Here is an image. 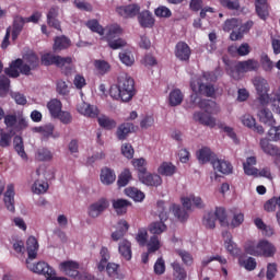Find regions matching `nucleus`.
Masks as SVG:
<instances>
[{"label":"nucleus","instance_id":"37","mask_svg":"<svg viewBox=\"0 0 280 280\" xmlns=\"http://www.w3.org/2000/svg\"><path fill=\"white\" fill-rule=\"evenodd\" d=\"M128 229H130L128 221L120 220L118 222V230L112 233V240L114 242H119V240H121V237H124L126 233H128Z\"/></svg>","mask_w":280,"mask_h":280},{"label":"nucleus","instance_id":"55","mask_svg":"<svg viewBox=\"0 0 280 280\" xmlns=\"http://www.w3.org/2000/svg\"><path fill=\"white\" fill-rule=\"evenodd\" d=\"M13 145L15 152H18L19 156L22 159L27 158V153H25V145L23 144V137L21 136H15L13 139Z\"/></svg>","mask_w":280,"mask_h":280},{"label":"nucleus","instance_id":"23","mask_svg":"<svg viewBox=\"0 0 280 280\" xmlns=\"http://www.w3.org/2000/svg\"><path fill=\"white\" fill-rule=\"evenodd\" d=\"M241 121L243 126H246V128H249L254 132H257L258 135H264L265 130L264 127L260 125H257V120L255 117H253L250 114H245L242 116Z\"/></svg>","mask_w":280,"mask_h":280},{"label":"nucleus","instance_id":"26","mask_svg":"<svg viewBox=\"0 0 280 280\" xmlns=\"http://www.w3.org/2000/svg\"><path fill=\"white\" fill-rule=\"evenodd\" d=\"M259 145L265 154H268L269 156L280 158V148L270 143V140H268L267 138L260 139Z\"/></svg>","mask_w":280,"mask_h":280},{"label":"nucleus","instance_id":"25","mask_svg":"<svg viewBox=\"0 0 280 280\" xmlns=\"http://www.w3.org/2000/svg\"><path fill=\"white\" fill-rule=\"evenodd\" d=\"M112 207L118 215H126L128 213V207H132V202L128 199H113Z\"/></svg>","mask_w":280,"mask_h":280},{"label":"nucleus","instance_id":"8","mask_svg":"<svg viewBox=\"0 0 280 280\" xmlns=\"http://www.w3.org/2000/svg\"><path fill=\"white\" fill-rule=\"evenodd\" d=\"M219 220L221 226H229L226 221V210L224 208H217L215 211L207 212L203 217V226L206 229H215V221Z\"/></svg>","mask_w":280,"mask_h":280},{"label":"nucleus","instance_id":"49","mask_svg":"<svg viewBox=\"0 0 280 280\" xmlns=\"http://www.w3.org/2000/svg\"><path fill=\"white\" fill-rule=\"evenodd\" d=\"M98 126L104 130H113L117 128V121L108 116H101L97 118Z\"/></svg>","mask_w":280,"mask_h":280},{"label":"nucleus","instance_id":"11","mask_svg":"<svg viewBox=\"0 0 280 280\" xmlns=\"http://www.w3.org/2000/svg\"><path fill=\"white\" fill-rule=\"evenodd\" d=\"M259 69V61L255 59H248L245 61H240L235 68H231L230 75L237 80L240 73H248L249 71H257Z\"/></svg>","mask_w":280,"mask_h":280},{"label":"nucleus","instance_id":"13","mask_svg":"<svg viewBox=\"0 0 280 280\" xmlns=\"http://www.w3.org/2000/svg\"><path fill=\"white\" fill-rule=\"evenodd\" d=\"M108 207H110V202L108 199L103 197L89 206L88 215L93 219L100 218V215H102V213H104Z\"/></svg>","mask_w":280,"mask_h":280},{"label":"nucleus","instance_id":"59","mask_svg":"<svg viewBox=\"0 0 280 280\" xmlns=\"http://www.w3.org/2000/svg\"><path fill=\"white\" fill-rule=\"evenodd\" d=\"M158 215L162 222H167L170 218V212H167V208H165V201L159 200L156 202Z\"/></svg>","mask_w":280,"mask_h":280},{"label":"nucleus","instance_id":"9","mask_svg":"<svg viewBox=\"0 0 280 280\" xmlns=\"http://www.w3.org/2000/svg\"><path fill=\"white\" fill-rule=\"evenodd\" d=\"M60 270L67 275V277H72V279L78 280H92L93 277L89 272L80 273V264L67 260L60 264Z\"/></svg>","mask_w":280,"mask_h":280},{"label":"nucleus","instance_id":"34","mask_svg":"<svg viewBox=\"0 0 280 280\" xmlns=\"http://www.w3.org/2000/svg\"><path fill=\"white\" fill-rule=\"evenodd\" d=\"M26 250L28 259H36L38 257V241L34 236H30L26 241Z\"/></svg>","mask_w":280,"mask_h":280},{"label":"nucleus","instance_id":"12","mask_svg":"<svg viewBox=\"0 0 280 280\" xmlns=\"http://www.w3.org/2000/svg\"><path fill=\"white\" fill-rule=\"evenodd\" d=\"M254 86L259 95L258 104H268V100H270V96H268V81L261 77H256Z\"/></svg>","mask_w":280,"mask_h":280},{"label":"nucleus","instance_id":"53","mask_svg":"<svg viewBox=\"0 0 280 280\" xmlns=\"http://www.w3.org/2000/svg\"><path fill=\"white\" fill-rule=\"evenodd\" d=\"M24 61L30 67L31 71L34 70V69H38V67L40 65V59L34 52H27L24 56Z\"/></svg>","mask_w":280,"mask_h":280},{"label":"nucleus","instance_id":"1","mask_svg":"<svg viewBox=\"0 0 280 280\" xmlns=\"http://www.w3.org/2000/svg\"><path fill=\"white\" fill-rule=\"evenodd\" d=\"M109 95L113 100H121V102H130L137 95L135 89V79L128 73H120L117 78V83L109 89Z\"/></svg>","mask_w":280,"mask_h":280},{"label":"nucleus","instance_id":"52","mask_svg":"<svg viewBox=\"0 0 280 280\" xmlns=\"http://www.w3.org/2000/svg\"><path fill=\"white\" fill-rule=\"evenodd\" d=\"M183 92L179 89L171 91L168 102L171 106H180L183 104Z\"/></svg>","mask_w":280,"mask_h":280},{"label":"nucleus","instance_id":"15","mask_svg":"<svg viewBox=\"0 0 280 280\" xmlns=\"http://www.w3.org/2000/svg\"><path fill=\"white\" fill-rule=\"evenodd\" d=\"M138 178L147 187H161L163 185V178L159 174L148 173V171L144 174H138Z\"/></svg>","mask_w":280,"mask_h":280},{"label":"nucleus","instance_id":"50","mask_svg":"<svg viewBox=\"0 0 280 280\" xmlns=\"http://www.w3.org/2000/svg\"><path fill=\"white\" fill-rule=\"evenodd\" d=\"M167 231V225H165V221H155L149 225V232L152 235H161V233H165Z\"/></svg>","mask_w":280,"mask_h":280},{"label":"nucleus","instance_id":"2","mask_svg":"<svg viewBox=\"0 0 280 280\" xmlns=\"http://www.w3.org/2000/svg\"><path fill=\"white\" fill-rule=\"evenodd\" d=\"M197 104L205 113L196 112L194 114L195 121H199V124L209 128H215V118L211 115L215 113L217 103L212 100H200Z\"/></svg>","mask_w":280,"mask_h":280},{"label":"nucleus","instance_id":"28","mask_svg":"<svg viewBox=\"0 0 280 280\" xmlns=\"http://www.w3.org/2000/svg\"><path fill=\"white\" fill-rule=\"evenodd\" d=\"M222 237L226 238L224 242V246L228 253H230V255H232L233 257L240 255V249L237 248V244L233 242V236L231 235V233L229 231H225L222 233Z\"/></svg>","mask_w":280,"mask_h":280},{"label":"nucleus","instance_id":"6","mask_svg":"<svg viewBox=\"0 0 280 280\" xmlns=\"http://www.w3.org/2000/svg\"><path fill=\"white\" fill-rule=\"evenodd\" d=\"M26 267L31 272H35V275H43L46 280H69L65 277H56V270L49 266V264L45 261H38L36 264L30 262V259H26Z\"/></svg>","mask_w":280,"mask_h":280},{"label":"nucleus","instance_id":"3","mask_svg":"<svg viewBox=\"0 0 280 280\" xmlns=\"http://www.w3.org/2000/svg\"><path fill=\"white\" fill-rule=\"evenodd\" d=\"M183 208L180 206L173 205L172 211L180 222H185L189 218V213L187 211H191V203L197 209H205V202H202V198L196 197L195 195H190L189 197L182 198Z\"/></svg>","mask_w":280,"mask_h":280},{"label":"nucleus","instance_id":"17","mask_svg":"<svg viewBox=\"0 0 280 280\" xmlns=\"http://www.w3.org/2000/svg\"><path fill=\"white\" fill-rule=\"evenodd\" d=\"M14 196H16V192L14 191V184H9L4 192L3 202H4L5 209L11 213H14V211H16L14 207L15 205Z\"/></svg>","mask_w":280,"mask_h":280},{"label":"nucleus","instance_id":"45","mask_svg":"<svg viewBox=\"0 0 280 280\" xmlns=\"http://www.w3.org/2000/svg\"><path fill=\"white\" fill-rule=\"evenodd\" d=\"M213 156H215V154L211 152V149L207 147L200 149L197 153V158H198V161H200V163H209L210 161L211 163H213V161L217 160Z\"/></svg>","mask_w":280,"mask_h":280},{"label":"nucleus","instance_id":"7","mask_svg":"<svg viewBox=\"0 0 280 280\" xmlns=\"http://www.w3.org/2000/svg\"><path fill=\"white\" fill-rule=\"evenodd\" d=\"M71 62H73L71 57H60L51 54H45L42 56V65L45 67H51V65H55L56 67H59V69L66 67V75L71 73Z\"/></svg>","mask_w":280,"mask_h":280},{"label":"nucleus","instance_id":"20","mask_svg":"<svg viewBox=\"0 0 280 280\" xmlns=\"http://www.w3.org/2000/svg\"><path fill=\"white\" fill-rule=\"evenodd\" d=\"M36 176L38 177L34 184H33V192L34 194H46L47 189H49V184L47 182H45V175H43V170L39 167L36 170ZM42 176V178H40Z\"/></svg>","mask_w":280,"mask_h":280},{"label":"nucleus","instance_id":"24","mask_svg":"<svg viewBox=\"0 0 280 280\" xmlns=\"http://www.w3.org/2000/svg\"><path fill=\"white\" fill-rule=\"evenodd\" d=\"M77 110L80 113V115H84V117H91L92 119H95V117L100 115V110L86 102L80 103L77 106Z\"/></svg>","mask_w":280,"mask_h":280},{"label":"nucleus","instance_id":"35","mask_svg":"<svg viewBox=\"0 0 280 280\" xmlns=\"http://www.w3.org/2000/svg\"><path fill=\"white\" fill-rule=\"evenodd\" d=\"M25 18L23 16H15L13 21V30L11 33L12 40H16L19 36H21V33L23 32V27H25Z\"/></svg>","mask_w":280,"mask_h":280},{"label":"nucleus","instance_id":"61","mask_svg":"<svg viewBox=\"0 0 280 280\" xmlns=\"http://www.w3.org/2000/svg\"><path fill=\"white\" fill-rule=\"evenodd\" d=\"M35 132H39L45 137V139H49V137L54 136V125H45L40 127H35Z\"/></svg>","mask_w":280,"mask_h":280},{"label":"nucleus","instance_id":"42","mask_svg":"<svg viewBox=\"0 0 280 280\" xmlns=\"http://www.w3.org/2000/svg\"><path fill=\"white\" fill-rule=\"evenodd\" d=\"M101 260L97 264L98 272H104L106 270V265L110 261V252L108 247H102L100 250Z\"/></svg>","mask_w":280,"mask_h":280},{"label":"nucleus","instance_id":"29","mask_svg":"<svg viewBox=\"0 0 280 280\" xmlns=\"http://www.w3.org/2000/svg\"><path fill=\"white\" fill-rule=\"evenodd\" d=\"M212 167L217 172H220L221 174H232L233 173V165L229 161L224 160H212Z\"/></svg>","mask_w":280,"mask_h":280},{"label":"nucleus","instance_id":"14","mask_svg":"<svg viewBox=\"0 0 280 280\" xmlns=\"http://www.w3.org/2000/svg\"><path fill=\"white\" fill-rule=\"evenodd\" d=\"M266 104L268 103H259L257 117L261 124H267V126H275V116L272 115V112L266 107Z\"/></svg>","mask_w":280,"mask_h":280},{"label":"nucleus","instance_id":"48","mask_svg":"<svg viewBox=\"0 0 280 280\" xmlns=\"http://www.w3.org/2000/svg\"><path fill=\"white\" fill-rule=\"evenodd\" d=\"M125 194L126 196L135 200V202H143V200L145 199V194L135 187L126 188Z\"/></svg>","mask_w":280,"mask_h":280},{"label":"nucleus","instance_id":"10","mask_svg":"<svg viewBox=\"0 0 280 280\" xmlns=\"http://www.w3.org/2000/svg\"><path fill=\"white\" fill-rule=\"evenodd\" d=\"M5 75L9 78H19V75H31L32 68L27 66V63L23 62V59H15L13 60L9 68L4 69Z\"/></svg>","mask_w":280,"mask_h":280},{"label":"nucleus","instance_id":"58","mask_svg":"<svg viewBox=\"0 0 280 280\" xmlns=\"http://www.w3.org/2000/svg\"><path fill=\"white\" fill-rule=\"evenodd\" d=\"M255 8H256V14H258L259 19H261L262 21H266L270 14L268 12V2L255 3Z\"/></svg>","mask_w":280,"mask_h":280},{"label":"nucleus","instance_id":"39","mask_svg":"<svg viewBox=\"0 0 280 280\" xmlns=\"http://www.w3.org/2000/svg\"><path fill=\"white\" fill-rule=\"evenodd\" d=\"M173 268V280H186L187 279V270L180 265L178 261H173L171 264Z\"/></svg>","mask_w":280,"mask_h":280},{"label":"nucleus","instance_id":"31","mask_svg":"<svg viewBox=\"0 0 280 280\" xmlns=\"http://www.w3.org/2000/svg\"><path fill=\"white\" fill-rule=\"evenodd\" d=\"M118 253L126 261H130V259H132V243L128 240L120 241Z\"/></svg>","mask_w":280,"mask_h":280},{"label":"nucleus","instance_id":"4","mask_svg":"<svg viewBox=\"0 0 280 280\" xmlns=\"http://www.w3.org/2000/svg\"><path fill=\"white\" fill-rule=\"evenodd\" d=\"M1 119H4V126L14 132H23V130H27L30 127V124L27 122V118L23 114H7L0 107V121Z\"/></svg>","mask_w":280,"mask_h":280},{"label":"nucleus","instance_id":"27","mask_svg":"<svg viewBox=\"0 0 280 280\" xmlns=\"http://www.w3.org/2000/svg\"><path fill=\"white\" fill-rule=\"evenodd\" d=\"M133 130L135 125L132 122H122L119 125L116 130L118 141H126V139H128V135H130Z\"/></svg>","mask_w":280,"mask_h":280},{"label":"nucleus","instance_id":"63","mask_svg":"<svg viewBox=\"0 0 280 280\" xmlns=\"http://www.w3.org/2000/svg\"><path fill=\"white\" fill-rule=\"evenodd\" d=\"M147 246H148V253H156V250L161 248V242L159 241V236L156 235L151 236Z\"/></svg>","mask_w":280,"mask_h":280},{"label":"nucleus","instance_id":"62","mask_svg":"<svg viewBox=\"0 0 280 280\" xmlns=\"http://www.w3.org/2000/svg\"><path fill=\"white\" fill-rule=\"evenodd\" d=\"M154 14L158 19H170L172 16V10L165 5H160L154 10Z\"/></svg>","mask_w":280,"mask_h":280},{"label":"nucleus","instance_id":"30","mask_svg":"<svg viewBox=\"0 0 280 280\" xmlns=\"http://www.w3.org/2000/svg\"><path fill=\"white\" fill-rule=\"evenodd\" d=\"M58 7H51L47 13V23L49 27H54L55 30L61 32L62 28L60 26V21L58 20Z\"/></svg>","mask_w":280,"mask_h":280},{"label":"nucleus","instance_id":"41","mask_svg":"<svg viewBox=\"0 0 280 280\" xmlns=\"http://www.w3.org/2000/svg\"><path fill=\"white\" fill-rule=\"evenodd\" d=\"M47 108L50 113V116L56 119L62 112V102L58 98H52L47 103Z\"/></svg>","mask_w":280,"mask_h":280},{"label":"nucleus","instance_id":"38","mask_svg":"<svg viewBox=\"0 0 280 280\" xmlns=\"http://www.w3.org/2000/svg\"><path fill=\"white\" fill-rule=\"evenodd\" d=\"M253 165H257L256 156H249L246 159V162L243 163V170L247 176H257L259 170L253 167Z\"/></svg>","mask_w":280,"mask_h":280},{"label":"nucleus","instance_id":"57","mask_svg":"<svg viewBox=\"0 0 280 280\" xmlns=\"http://www.w3.org/2000/svg\"><path fill=\"white\" fill-rule=\"evenodd\" d=\"M119 60L122 65H126V67H132L135 65V55H132L130 50H124L119 52Z\"/></svg>","mask_w":280,"mask_h":280},{"label":"nucleus","instance_id":"40","mask_svg":"<svg viewBox=\"0 0 280 280\" xmlns=\"http://www.w3.org/2000/svg\"><path fill=\"white\" fill-rule=\"evenodd\" d=\"M16 132L21 131H12V129H10L9 132H5L3 128H0V148H10V145H12V137H14Z\"/></svg>","mask_w":280,"mask_h":280},{"label":"nucleus","instance_id":"36","mask_svg":"<svg viewBox=\"0 0 280 280\" xmlns=\"http://www.w3.org/2000/svg\"><path fill=\"white\" fill-rule=\"evenodd\" d=\"M93 66L97 75H106L107 73H110V63L104 59H95Z\"/></svg>","mask_w":280,"mask_h":280},{"label":"nucleus","instance_id":"33","mask_svg":"<svg viewBox=\"0 0 280 280\" xmlns=\"http://www.w3.org/2000/svg\"><path fill=\"white\" fill-rule=\"evenodd\" d=\"M203 88L205 83L200 82V80H192L190 82V89L194 92L190 96L192 104H196V102L198 104V102H200V93H202Z\"/></svg>","mask_w":280,"mask_h":280},{"label":"nucleus","instance_id":"60","mask_svg":"<svg viewBox=\"0 0 280 280\" xmlns=\"http://www.w3.org/2000/svg\"><path fill=\"white\" fill-rule=\"evenodd\" d=\"M10 92V80L5 75H0V97H5Z\"/></svg>","mask_w":280,"mask_h":280},{"label":"nucleus","instance_id":"54","mask_svg":"<svg viewBox=\"0 0 280 280\" xmlns=\"http://www.w3.org/2000/svg\"><path fill=\"white\" fill-rule=\"evenodd\" d=\"M85 25L89 30H91V32H94V34H98L100 36H104V33L106 32L104 26H102L100 24V21H97L96 19L89 20Z\"/></svg>","mask_w":280,"mask_h":280},{"label":"nucleus","instance_id":"51","mask_svg":"<svg viewBox=\"0 0 280 280\" xmlns=\"http://www.w3.org/2000/svg\"><path fill=\"white\" fill-rule=\"evenodd\" d=\"M130 180H132V173L130 172V170L125 168L118 175L117 185H118L119 189H121V187H126L128 185V183H130Z\"/></svg>","mask_w":280,"mask_h":280},{"label":"nucleus","instance_id":"5","mask_svg":"<svg viewBox=\"0 0 280 280\" xmlns=\"http://www.w3.org/2000/svg\"><path fill=\"white\" fill-rule=\"evenodd\" d=\"M106 34L103 37L106 40L108 47L110 49L117 50L121 49V47H126V39L119 37L124 34V30L118 24H112L106 26Z\"/></svg>","mask_w":280,"mask_h":280},{"label":"nucleus","instance_id":"19","mask_svg":"<svg viewBox=\"0 0 280 280\" xmlns=\"http://www.w3.org/2000/svg\"><path fill=\"white\" fill-rule=\"evenodd\" d=\"M138 23L140 27L145 28H152L154 27V24L156 23V20L154 19V15L149 10H143L140 13H138Z\"/></svg>","mask_w":280,"mask_h":280},{"label":"nucleus","instance_id":"47","mask_svg":"<svg viewBox=\"0 0 280 280\" xmlns=\"http://www.w3.org/2000/svg\"><path fill=\"white\" fill-rule=\"evenodd\" d=\"M71 46V39L67 36H59L55 38V44L52 46L54 51H62V49H68Z\"/></svg>","mask_w":280,"mask_h":280},{"label":"nucleus","instance_id":"46","mask_svg":"<svg viewBox=\"0 0 280 280\" xmlns=\"http://www.w3.org/2000/svg\"><path fill=\"white\" fill-rule=\"evenodd\" d=\"M158 173L161 176H174L176 174V166L172 162H163L159 168Z\"/></svg>","mask_w":280,"mask_h":280},{"label":"nucleus","instance_id":"44","mask_svg":"<svg viewBox=\"0 0 280 280\" xmlns=\"http://www.w3.org/2000/svg\"><path fill=\"white\" fill-rule=\"evenodd\" d=\"M105 268L110 279H118V280L124 279V273L119 272V264L107 262Z\"/></svg>","mask_w":280,"mask_h":280},{"label":"nucleus","instance_id":"64","mask_svg":"<svg viewBox=\"0 0 280 280\" xmlns=\"http://www.w3.org/2000/svg\"><path fill=\"white\" fill-rule=\"evenodd\" d=\"M270 141H280V126H272L268 131Z\"/></svg>","mask_w":280,"mask_h":280},{"label":"nucleus","instance_id":"16","mask_svg":"<svg viewBox=\"0 0 280 280\" xmlns=\"http://www.w3.org/2000/svg\"><path fill=\"white\" fill-rule=\"evenodd\" d=\"M116 11L120 16H124V19H135V16H139V13L141 12V7L133 3L125 7H118Z\"/></svg>","mask_w":280,"mask_h":280},{"label":"nucleus","instance_id":"22","mask_svg":"<svg viewBox=\"0 0 280 280\" xmlns=\"http://www.w3.org/2000/svg\"><path fill=\"white\" fill-rule=\"evenodd\" d=\"M277 248L272 243L261 240L258 242V257H275Z\"/></svg>","mask_w":280,"mask_h":280},{"label":"nucleus","instance_id":"32","mask_svg":"<svg viewBox=\"0 0 280 280\" xmlns=\"http://www.w3.org/2000/svg\"><path fill=\"white\" fill-rule=\"evenodd\" d=\"M101 183L103 185H113V183H115V180H117V175L115 174V171L109 168V167H103L101 170Z\"/></svg>","mask_w":280,"mask_h":280},{"label":"nucleus","instance_id":"43","mask_svg":"<svg viewBox=\"0 0 280 280\" xmlns=\"http://www.w3.org/2000/svg\"><path fill=\"white\" fill-rule=\"evenodd\" d=\"M238 265L248 272H253L257 268V260L254 257L241 256L238 258Z\"/></svg>","mask_w":280,"mask_h":280},{"label":"nucleus","instance_id":"21","mask_svg":"<svg viewBox=\"0 0 280 280\" xmlns=\"http://www.w3.org/2000/svg\"><path fill=\"white\" fill-rule=\"evenodd\" d=\"M175 56L178 58V60L188 62L189 58H191V48L189 45H187V43L179 42L175 47Z\"/></svg>","mask_w":280,"mask_h":280},{"label":"nucleus","instance_id":"18","mask_svg":"<svg viewBox=\"0 0 280 280\" xmlns=\"http://www.w3.org/2000/svg\"><path fill=\"white\" fill-rule=\"evenodd\" d=\"M253 25H255L253 20H249L243 24L241 23L237 31H233L230 34V40H242V38H244V34H248L250 30H253Z\"/></svg>","mask_w":280,"mask_h":280},{"label":"nucleus","instance_id":"56","mask_svg":"<svg viewBox=\"0 0 280 280\" xmlns=\"http://www.w3.org/2000/svg\"><path fill=\"white\" fill-rule=\"evenodd\" d=\"M242 25V20L237 18L228 19L223 24V32H235Z\"/></svg>","mask_w":280,"mask_h":280}]
</instances>
